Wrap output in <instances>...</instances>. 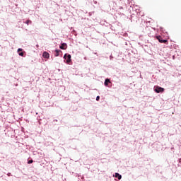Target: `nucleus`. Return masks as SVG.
Here are the masks:
<instances>
[{
  "label": "nucleus",
  "mask_w": 181,
  "mask_h": 181,
  "mask_svg": "<svg viewBox=\"0 0 181 181\" xmlns=\"http://www.w3.org/2000/svg\"><path fill=\"white\" fill-rule=\"evenodd\" d=\"M64 59H66V63H70L71 62V55L66 54L64 56Z\"/></svg>",
  "instance_id": "nucleus-2"
},
{
  "label": "nucleus",
  "mask_w": 181,
  "mask_h": 181,
  "mask_svg": "<svg viewBox=\"0 0 181 181\" xmlns=\"http://www.w3.org/2000/svg\"><path fill=\"white\" fill-rule=\"evenodd\" d=\"M26 25H29V23H32V21L30 20H27L25 22Z\"/></svg>",
  "instance_id": "nucleus-9"
},
{
  "label": "nucleus",
  "mask_w": 181,
  "mask_h": 181,
  "mask_svg": "<svg viewBox=\"0 0 181 181\" xmlns=\"http://www.w3.org/2000/svg\"><path fill=\"white\" fill-rule=\"evenodd\" d=\"M96 101H100V96L96 97Z\"/></svg>",
  "instance_id": "nucleus-11"
},
{
  "label": "nucleus",
  "mask_w": 181,
  "mask_h": 181,
  "mask_svg": "<svg viewBox=\"0 0 181 181\" xmlns=\"http://www.w3.org/2000/svg\"><path fill=\"white\" fill-rule=\"evenodd\" d=\"M18 52H22V49L19 48V49H18Z\"/></svg>",
  "instance_id": "nucleus-13"
},
{
  "label": "nucleus",
  "mask_w": 181,
  "mask_h": 181,
  "mask_svg": "<svg viewBox=\"0 0 181 181\" xmlns=\"http://www.w3.org/2000/svg\"><path fill=\"white\" fill-rule=\"evenodd\" d=\"M28 164L33 163V160H30L28 162Z\"/></svg>",
  "instance_id": "nucleus-10"
},
{
  "label": "nucleus",
  "mask_w": 181,
  "mask_h": 181,
  "mask_svg": "<svg viewBox=\"0 0 181 181\" xmlns=\"http://www.w3.org/2000/svg\"><path fill=\"white\" fill-rule=\"evenodd\" d=\"M19 56H23V52H20Z\"/></svg>",
  "instance_id": "nucleus-12"
},
{
  "label": "nucleus",
  "mask_w": 181,
  "mask_h": 181,
  "mask_svg": "<svg viewBox=\"0 0 181 181\" xmlns=\"http://www.w3.org/2000/svg\"><path fill=\"white\" fill-rule=\"evenodd\" d=\"M59 48L62 49V50H66V49H67V44L62 43L59 47Z\"/></svg>",
  "instance_id": "nucleus-5"
},
{
  "label": "nucleus",
  "mask_w": 181,
  "mask_h": 181,
  "mask_svg": "<svg viewBox=\"0 0 181 181\" xmlns=\"http://www.w3.org/2000/svg\"><path fill=\"white\" fill-rule=\"evenodd\" d=\"M60 53V49L55 50V57H57Z\"/></svg>",
  "instance_id": "nucleus-7"
},
{
  "label": "nucleus",
  "mask_w": 181,
  "mask_h": 181,
  "mask_svg": "<svg viewBox=\"0 0 181 181\" xmlns=\"http://www.w3.org/2000/svg\"><path fill=\"white\" fill-rule=\"evenodd\" d=\"M154 91L157 93H163V91H165V88H163L160 86H156Z\"/></svg>",
  "instance_id": "nucleus-1"
},
{
  "label": "nucleus",
  "mask_w": 181,
  "mask_h": 181,
  "mask_svg": "<svg viewBox=\"0 0 181 181\" xmlns=\"http://www.w3.org/2000/svg\"><path fill=\"white\" fill-rule=\"evenodd\" d=\"M156 37H157L158 42H160V43H167L168 42V40H162V37H160V36H157Z\"/></svg>",
  "instance_id": "nucleus-3"
},
{
  "label": "nucleus",
  "mask_w": 181,
  "mask_h": 181,
  "mask_svg": "<svg viewBox=\"0 0 181 181\" xmlns=\"http://www.w3.org/2000/svg\"><path fill=\"white\" fill-rule=\"evenodd\" d=\"M115 177H117V179H118L119 180H121V179L122 178V176L121 175H119V173H115Z\"/></svg>",
  "instance_id": "nucleus-6"
},
{
  "label": "nucleus",
  "mask_w": 181,
  "mask_h": 181,
  "mask_svg": "<svg viewBox=\"0 0 181 181\" xmlns=\"http://www.w3.org/2000/svg\"><path fill=\"white\" fill-rule=\"evenodd\" d=\"M42 57H44V59H49L50 57V54L47 52H44L42 53Z\"/></svg>",
  "instance_id": "nucleus-4"
},
{
  "label": "nucleus",
  "mask_w": 181,
  "mask_h": 181,
  "mask_svg": "<svg viewBox=\"0 0 181 181\" xmlns=\"http://www.w3.org/2000/svg\"><path fill=\"white\" fill-rule=\"evenodd\" d=\"M108 83H111L110 79H105V86H108Z\"/></svg>",
  "instance_id": "nucleus-8"
}]
</instances>
